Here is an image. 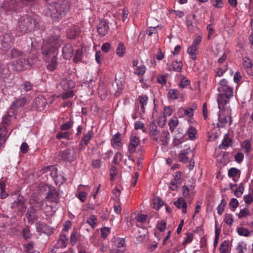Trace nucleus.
Listing matches in <instances>:
<instances>
[{"label":"nucleus","mask_w":253,"mask_h":253,"mask_svg":"<svg viewBox=\"0 0 253 253\" xmlns=\"http://www.w3.org/2000/svg\"><path fill=\"white\" fill-rule=\"evenodd\" d=\"M61 32L58 28H54L53 35L47 38L42 47V53L44 60L50 59L58 54V48L62 41L60 39Z\"/></svg>","instance_id":"nucleus-1"},{"label":"nucleus","mask_w":253,"mask_h":253,"mask_svg":"<svg viewBox=\"0 0 253 253\" xmlns=\"http://www.w3.org/2000/svg\"><path fill=\"white\" fill-rule=\"evenodd\" d=\"M71 2L70 0H58L48 5L45 9V14L54 20L61 19L70 9Z\"/></svg>","instance_id":"nucleus-2"},{"label":"nucleus","mask_w":253,"mask_h":253,"mask_svg":"<svg viewBox=\"0 0 253 253\" xmlns=\"http://www.w3.org/2000/svg\"><path fill=\"white\" fill-rule=\"evenodd\" d=\"M39 19L37 16L24 15L17 23V30L22 34L32 32L39 28Z\"/></svg>","instance_id":"nucleus-3"},{"label":"nucleus","mask_w":253,"mask_h":253,"mask_svg":"<svg viewBox=\"0 0 253 253\" xmlns=\"http://www.w3.org/2000/svg\"><path fill=\"white\" fill-rule=\"evenodd\" d=\"M219 93L217 97L218 108L224 109V107L229 102V99L233 96V89L230 86L219 87Z\"/></svg>","instance_id":"nucleus-4"},{"label":"nucleus","mask_w":253,"mask_h":253,"mask_svg":"<svg viewBox=\"0 0 253 253\" xmlns=\"http://www.w3.org/2000/svg\"><path fill=\"white\" fill-rule=\"evenodd\" d=\"M218 113V121L219 123L217 124L218 127H223L228 123H232L231 109L228 107H224V109H220Z\"/></svg>","instance_id":"nucleus-5"},{"label":"nucleus","mask_w":253,"mask_h":253,"mask_svg":"<svg viewBox=\"0 0 253 253\" xmlns=\"http://www.w3.org/2000/svg\"><path fill=\"white\" fill-rule=\"evenodd\" d=\"M125 83V79L123 77L118 78L116 76L114 82L113 83L109 89L111 93L113 94L116 97L119 96L124 89Z\"/></svg>","instance_id":"nucleus-6"},{"label":"nucleus","mask_w":253,"mask_h":253,"mask_svg":"<svg viewBox=\"0 0 253 253\" xmlns=\"http://www.w3.org/2000/svg\"><path fill=\"white\" fill-rule=\"evenodd\" d=\"M20 6L15 0H5L0 3V11L4 13L17 11Z\"/></svg>","instance_id":"nucleus-7"},{"label":"nucleus","mask_w":253,"mask_h":253,"mask_svg":"<svg viewBox=\"0 0 253 253\" xmlns=\"http://www.w3.org/2000/svg\"><path fill=\"white\" fill-rule=\"evenodd\" d=\"M11 66L14 71L21 72L30 67L31 63L28 59L22 57L11 63Z\"/></svg>","instance_id":"nucleus-8"},{"label":"nucleus","mask_w":253,"mask_h":253,"mask_svg":"<svg viewBox=\"0 0 253 253\" xmlns=\"http://www.w3.org/2000/svg\"><path fill=\"white\" fill-rule=\"evenodd\" d=\"M59 159L66 162H72L77 158L76 151L74 148H67L59 153Z\"/></svg>","instance_id":"nucleus-9"},{"label":"nucleus","mask_w":253,"mask_h":253,"mask_svg":"<svg viewBox=\"0 0 253 253\" xmlns=\"http://www.w3.org/2000/svg\"><path fill=\"white\" fill-rule=\"evenodd\" d=\"M11 208L15 211L23 213L26 209V205L24 198L23 197H19L17 200L12 203Z\"/></svg>","instance_id":"nucleus-10"},{"label":"nucleus","mask_w":253,"mask_h":253,"mask_svg":"<svg viewBox=\"0 0 253 253\" xmlns=\"http://www.w3.org/2000/svg\"><path fill=\"white\" fill-rule=\"evenodd\" d=\"M13 42V38L10 33H6L3 35L0 40V48L3 51L9 49Z\"/></svg>","instance_id":"nucleus-11"},{"label":"nucleus","mask_w":253,"mask_h":253,"mask_svg":"<svg viewBox=\"0 0 253 253\" xmlns=\"http://www.w3.org/2000/svg\"><path fill=\"white\" fill-rule=\"evenodd\" d=\"M29 204L31 205L30 207H33L37 210H44L45 207L44 206V201L43 199H40L36 195H32L29 200Z\"/></svg>","instance_id":"nucleus-12"},{"label":"nucleus","mask_w":253,"mask_h":253,"mask_svg":"<svg viewBox=\"0 0 253 253\" xmlns=\"http://www.w3.org/2000/svg\"><path fill=\"white\" fill-rule=\"evenodd\" d=\"M26 99L25 98H21L13 102L10 106V110L14 115H17L21 110V109L25 105Z\"/></svg>","instance_id":"nucleus-13"},{"label":"nucleus","mask_w":253,"mask_h":253,"mask_svg":"<svg viewBox=\"0 0 253 253\" xmlns=\"http://www.w3.org/2000/svg\"><path fill=\"white\" fill-rule=\"evenodd\" d=\"M48 188V192L45 199L51 202L58 203L59 201V194L56 190L53 187L49 186H46L45 188Z\"/></svg>","instance_id":"nucleus-14"},{"label":"nucleus","mask_w":253,"mask_h":253,"mask_svg":"<svg viewBox=\"0 0 253 253\" xmlns=\"http://www.w3.org/2000/svg\"><path fill=\"white\" fill-rule=\"evenodd\" d=\"M37 210L33 207H29L25 214L27 222L30 224H33L38 219V215L37 214Z\"/></svg>","instance_id":"nucleus-15"},{"label":"nucleus","mask_w":253,"mask_h":253,"mask_svg":"<svg viewBox=\"0 0 253 253\" xmlns=\"http://www.w3.org/2000/svg\"><path fill=\"white\" fill-rule=\"evenodd\" d=\"M58 85L64 90H70L75 86V83L69 78H65L61 79Z\"/></svg>","instance_id":"nucleus-16"},{"label":"nucleus","mask_w":253,"mask_h":253,"mask_svg":"<svg viewBox=\"0 0 253 253\" xmlns=\"http://www.w3.org/2000/svg\"><path fill=\"white\" fill-rule=\"evenodd\" d=\"M35 225L38 232L43 233L47 235L51 234L52 232V228L42 221L37 222Z\"/></svg>","instance_id":"nucleus-17"},{"label":"nucleus","mask_w":253,"mask_h":253,"mask_svg":"<svg viewBox=\"0 0 253 253\" xmlns=\"http://www.w3.org/2000/svg\"><path fill=\"white\" fill-rule=\"evenodd\" d=\"M181 175L182 172L180 171H178L175 173L174 178L170 182V185H171V186L170 187V189L173 191L177 190L178 187L177 184H180L181 182Z\"/></svg>","instance_id":"nucleus-18"},{"label":"nucleus","mask_w":253,"mask_h":253,"mask_svg":"<svg viewBox=\"0 0 253 253\" xmlns=\"http://www.w3.org/2000/svg\"><path fill=\"white\" fill-rule=\"evenodd\" d=\"M97 29L98 34L100 36H104L106 35L108 33V31L109 29L108 23L105 20H100L98 25Z\"/></svg>","instance_id":"nucleus-19"},{"label":"nucleus","mask_w":253,"mask_h":253,"mask_svg":"<svg viewBox=\"0 0 253 253\" xmlns=\"http://www.w3.org/2000/svg\"><path fill=\"white\" fill-rule=\"evenodd\" d=\"M74 48L70 44H66L63 47L62 53L64 58L66 60L70 59L73 56Z\"/></svg>","instance_id":"nucleus-20"},{"label":"nucleus","mask_w":253,"mask_h":253,"mask_svg":"<svg viewBox=\"0 0 253 253\" xmlns=\"http://www.w3.org/2000/svg\"><path fill=\"white\" fill-rule=\"evenodd\" d=\"M140 143V140L138 137L135 136H131L130 143L128 145V151L130 153H133L136 151V148Z\"/></svg>","instance_id":"nucleus-21"},{"label":"nucleus","mask_w":253,"mask_h":253,"mask_svg":"<svg viewBox=\"0 0 253 253\" xmlns=\"http://www.w3.org/2000/svg\"><path fill=\"white\" fill-rule=\"evenodd\" d=\"M149 135L150 137H153V139L158 141L159 139L158 135L160 131L158 130V127L155 122H152L149 126Z\"/></svg>","instance_id":"nucleus-22"},{"label":"nucleus","mask_w":253,"mask_h":253,"mask_svg":"<svg viewBox=\"0 0 253 253\" xmlns=\"http://www.w3.org/2000/svg\"><path fill=\"white\" fill-rule=\"evenodd\" d=\"M196 15L195 14H190L187 16L186 22L190 31H193L196 25Z\"/></svg>","instance_id":"nucleus-23"},{"label":"nucleus","mask_w":253,"mask_h":253,"mask_svg":"<svg viewBox=\"0 0 253 253\" xmlns=\"http://www.w3.org/2000/svg\"><path fill=\"white\" fill-rule=\"evenodd\" d=\"M174 205L178 209H182V212L183 213H186L187 212V204L185 202L184 199L182 197H179L178 198L177 201L174 202Z\"/></svg>","instance_id":"nucleus-24"},{"label":"nucleus","mask_w":253,"mask_h":253,"mask_svg":"<svg viewBox=\"0 0 253 253\" xmlns=\"http://www.w3.org/2000/svg\"><path fill=\"white\" fill-rule=\"evenodd\" d=\"M46 62H48L47 65V68L49 71H54L56 69L58 62L57 61V56L55 57H51L50 59L44 60Z\"/></svg>","instance_id":"nucleus-25"},{"label":"nucleus","mask_w":253,"mask_h":253,"mask_svg":"<svg viewBox=\"0 0 253 253\" xmlns=\"http://www.w3.org/2000/svg\"><path fill=\"white\" fill-rule=\"evenodd\" d=\"M232 139H231L228 134H226L221 143L219 145L218 148L220 149H226L232 145Z\"/></svg>","instance_id":"nucleus-26"},{"label":"nucleus","mask_w":253,"mask_h":253,"mask_svg":"<svg viewBox=\"0 0 253 253\" xmlns=\"http://www.w3.org/2000/svg\"><path fill=\"white\" fill-rule=\"evenodd\" d=\"M138 101H139V103L140 104L141 106V108L142 110V112L143 113H145V106L147 105L148 101V97L146 95L143 94L141 95H139L137 99Z\"/></svg>","instance_id":"nucleus-27"},{"label":"nucleus","mask_w":253,"mask_h":253,"mask_svg":"<svg viewBox=\"0 0 253 253\" xmlns=\"http://www.w3.org/2000/svg\"><path fill=\"white\" fill-rule=\"evenodd\" d=\"M190 150V147H188L185 150L181 151L178 156V158L180 162L183 163H186L189 161V158L186 156V155L189 153Z\"/></svg>","instance_id":"nucleus-28"},{"label":"nucleus","mask_w":253,"mask_h":253,"mask_svg":"<svg viewBox=\"0 0 253 253\" xmlns=\"http://www.w3.org/2000/svg\"><path fill=\"white\" fill-rule=\"evenodd\" d=\"M35 103L36 107L38 110L43 109L47 103L45 98L42 96L36 98Z\"/></svg>","instance_id":"nucleus-29"},{"label":"nucleus","mask_w":253,"mask_h":253,"mask_svg":"<svg viewBox=\"0 0 253 253\" xmlns=\"http://www.w3.org/2000/svg\"><path fill=\"white\" fill-rule=\"evenodd\" d=\"M7 128L6 126H3L0 128V147L2 146L6 140Z\"/></svg>","instance_id":"nucleus-30"},{"label":"nucleus","mask_w":253,"mask_h":253,"mask_svg":"<svg viewBox=\"0 0 253 253\" xmlns=\"http://www.w3.org/2000/svg\"><path fill=\"white\" fill-rule=\"evenodd\" d=\"M8 72L6 65L0 60V79L5 78L8 76Z\"/></svg>","instance_id":"nucleus-31"},{"label":"nucleus","mask_w":253,"mask_h":253,"mask_svg":"<svg viewBox=\"0 0 253 253\" xmlns=\"http://www.w3.org/2000/svg\"><path fill=\"white\" fill-rule=\"evenodd\" d=\"M241 174V170L236 168H230L228 171V176L233 178V180L236 181L235 179L236 176L239 177Z\"/></svg>","instance_id":"nucleus-32"},{"label":"nucleus","mask_w":253,"mask_h":253,"mask_svg":"<svg viewBox=\"0 0 253 253\" xmlns=\"http://www.w3.org/2000/svg\"><path fill=\"white\" fill-rule=\"evenodd\" d=\"M120 136L121 133L119 132H117L113 136L111 139V144L113 147L120 146L122 144Z\"/></svg>","instance_id":"nucleus-33"},{"label":"nucleus","mask_w":253,"mask_h":253,"mask_svg":"<svg viewBox=\"0 0 253 253\" xmlns=\"http://www.w3.org/2000/svg\"><path fill=\"white\" fill-rule=\"evenodd\" d=\"M10 57L12 58H21L25 56V53L21 50H19L16 48H13L10 51Z\"/></svg>","instance_id":"nucleus-34"},{"label":"nucleus","mask_w":253,"mask_h":253,"mask_svg":"<svg viewBox=\"0 0 253 253\" xmlns=\"http://www.w3.org/2000/svg\"><path fill=\"white\" fill-rule=\"evenodd\" d=\"M35 246V243L34 242H31L27 244L24 245L25 249V252L26 253H40L38 251L34 250Z\"/></svg>","instance_id":"nucleus-35"},{"label":"nucleus","mask_w":253,"mask_h":253,"mask_svg":"<svg viewBox=\"0 0 253 253\" xmlns=\"http://www.w3.org/2000/svg\"><path fill=\"white\" fill-rule=\"evenodd\" d=\"M183 67V63L181 61L177 60L172 62L171 64L172 70L174 71L181 72Z\"/></svg>","instance_id":"nucleus-36"},{"label":"nucleus","mask_w":253,"mask_h":253,"mask_svg":"<svg viewBox=\"0 0 253 253\" xmlns=\"http://www.w3.org/2000/svg\"><path fill=\"white\" fill-rule=\"evenodd\" d=\"M68 243V238L65 235H61L58 241V245L60 248H65Z\"/></svg>","instance_id":"nucleus-37"},{"label":"nucleus","mask_w":253,"mask_h":253,"mask_svg":"<svg viewBox=\"0 0 253 253\" xmlns=\"http://www.w3.org/2000/svg\"><path fill=\"white\" fill-rule=\"evenodd\" d=\"M126 52V47L123 42H120L116 49L117 55L122 57H123Z\"/></svg>","instance_id":"nucleus-38"},{"label":"nucleus","mask_w":253,"mask_h":253,"mask_svg":"<svg viewBox=\"0 0 253 253\" xmlns=\"http://www.w3.org/2000/svg\"><path fill=\"white\" fill-rule=\"evenodd\" d=\"M20 86L22 90L28 92L32 90L33 87V84L30 82L29 81H24L20 85Z\"/></svg>","instance_id":"nucleus-39"},{"label":"nucleus","mask_w":253,"mask_h":253,"mask_svg":"<svg viewBox=\"0 0 253 253\" xmlns=\"http://www.w3.org/2000/svg\"><path fill=\"white\" fill-rule=\"evenodd\" d=\"M93 136V131L90 130H89L86 133H84L83 136L82 138V142H84L85 145H87Z\"/></svg>","instance_id":"nucleus-40"},{"label":"nucleus","mask_w":253,"mask_h":253,"mask_svg":"<svg viewBox=\"0 0 253 253\" xmlns=\"http://www.w3.org/2000/svg\"><path fill=\"white\" fill-rule=\"evenodd\" d=\"M226 205H227V203H226L225 200L222 199L221 201L220 204L217 207V213L219 215H221L223 213V212L225 210V209L226 207Z\"/></svg>","instance_id":"nucleus-41"},{"label":"nucleus","mask_w":253,"mask_h":253,"mask_svg":"<svg viewBox=\"0 0 253 253\" xmlns=\"http://www.w3.org/2000/svg\"><path fill=\"white\" fill-rule=\"evenodd\" d=\"M198 48L197 46L195 45H191L187 50L188 53L191 56V58L193 60H195L196 58V56L195 55V53L196 51H197Z\"/></svg>","instance_id":"nucleus-42"},{"label":"nucleus","mask_w":253,"mask_h":253,"mask_svg":"<svg viewBox=\"0 0 253 253\" xmlns=\"http://www.w3.org/2000/svg\"><path fill=\"white\" fill-rule=\"evenodd\" d=\"M169 135V132L167 131H164L162 132L160 139V140L162 142L163 145H166L168 144V140L169 139V137H168Z\"/></svg>","instance_id":"nucleus-43"},{"label":"nucleus","mask_w":253,"mask_h":253,"mask_svg":"<svg viewBox=\"0 0 253 253\" xmlns=\"http://www.w3.org/2000/svg\"><path fill=\"white\" fill-rule=\"evenodd\" d=\"M178 124V120L176 118H171L169 123V129L171 131H173L175 127L177 126Z\"/></svg>","instance_id":"nucleus-44"},{"label":"nucleus","mask_w":253,"mask_h":253,"mask_svg":"<svg viewBox=\"0 0 253 253\" xmlns=\"http://www.w3.org/2000/svg\"><path fill=\"white\" fill-rule=\"evenodd\" d=\"M168 94L170 99L175 100L178 98L179 92L176 89H170L168 92Z\"/></svg>","instance_id":"nucleus-45"},{"label":"nucleus","mask_w":253,"mask_h":253,"mask_svg":"<svg viewBox=\"0 0 253 253\" xmlns=\"http://www.w3.org/2000/svg\"><path fill=\"white\" fill-rule=\"evenodd\" d=\"M237 232L239 235L245 237H249L250 234L249 230L245 227L238 228Z\"/></svg>","instance_id":"nucleus-46"},{"label":"nucleus","mask_w":253,"mask_h":253,"mask_svg":"<svg viewBox=\"0 0 253 253\" xmlns=\"http://www.w3.org/2000/svg\"><path fill=\"white\" fill-rule=\"evenodd\" d=\"M243 65L246 68H251L253 65L252 60L248 57L243 58Z\"/></svg>","instance_id":"nucleus-47"},{"label":"nucleus","mask_w":253,"mask_h":253,"mask_svg":"<svg viewBox=\"0 0 253 253\" xmlns=\"http://www.w3.org/2000/svg\"><path fill=\"white\" fill-rule=\"evenodd\" d=\"M228 249V243L227 241H224L220 245L219 251L220 253H227Z\"/></svg>","instance_id":"nucleus-48"},{"label":"nucleus","mask_w":253,"mask_h":253,"mask_svg":"<svg viewBox=\"0 0 253 253\" xmlns=\"http://www.w3.org/2000/svg\"><path fill=\"white\" fill-rule=\"evenodd\" d=\"M242 147L245 153H248L250 152L251 148L250 141L248 139L245 140L242 144Z\"/></svg>","instance_id":"nucleus-49"},{"label":"nucleus","mask_w":253,"mask_h":253,"mask_svg":"<svg viewBox=\"0 0 253 253\" xmlns=\"http://www.w3.org/2000/svg\"><path fill=\"white\" fill-rule=\"evenodd\" d=\"M197 131L194 127L190 126L189 128L188 131V135L190 139L193 140L195 138V135Z\"/></svg>","instance_id":"nucleus-50"},{"label":"nucleus","mask_w":253,"mask_h":253,"mask_svg":"<svg viewBox=\"0 0 253 253\" xmlns=\"http://www.w3.org/2000/svg\"><path fill=\"white\" fill-rule=\"evenodd\" d=\"M22 235L23 238L26 240L29 239L31 238L32 234L30 232L29 226H27L23 229Z\"/></svg>","instance_id":"nucleus-51"},{"label":"nucleus","mask_w":253,"mask_h":253,"mask_svg":"<svg viewBox=\"0 0 253 253\" xmlns=\"http://www.w3.org/2000/svg\"><path fill=\"white\" fill-rule=\"evenodd\" d=\"M97 218L96 216L94 215H91L89 216V217L87 220V223L89 224L91 227L93 228H95L96 226V220Z\"/></svg>","instance_id":"nucleus-52"},{"label":"nucleus","mask_w":253,"mask_h":253,"mask_svg":"<svg viewBox=\"0 0 253 253\" xmlns=\"http://www.w3.org/2000/svg\"><path fill=\"white\" fill-rule=\"evenodd\" d=\"M66 92L63 93L61 96L62 99H67L70 98H71L74 95V93L72 89L66 90Z\"/></svg>","instance_id":"nucleus-53"},{"label":"nucleus","mask_w":253,"mask_h":253,"mask_svg":"<svg viewBox=\"0 0 253 253\" xmlns=\"http://www.w3.org/2000/svg\"><path fill=\"white\" fill-rule=\"evenodd\" d=\"M70 135V133L68 131L66 132H59L56 135V138L58 139H60L62 138H66L67 139H69V137Z\"/></svg>","instance_id":"nucleus-54"},{"label":"nucleus","mask_w":253,"mask_h":253,"mask_svg":"<svg viewBox=\"0 0 253 253\" xmlns=\"http://www.w3.org/2000/svg\"><path fill=\"white\" fill-rule=\"evenodd\" d=\"M153 204L154 208L159 210L163 205L164 202L160 198H157L154 201Z\"/></svg>","instance_id":"nucleus-55"},{"label":"nucleus","mask_w":253,"mask_h":253,"mask_svg":"<svg viewBox=\"0 0 253 253\" xmlns=\"http://www.w3.org/2000/svg\"><path fill=\"white\" fill-rule=\"evenodd\" d=\"M79 34V33L75 29L69 30L67 32V37L70 39L75 38L76 36Z\"/></svg>","instance_id":"nucleus-56"},{"label":"nucleus","mask_w":253,"mask_h":253,"mask_svg":"<svg viewBox=\"0 0 253 253\" xmlns=\"http://www.w3.org/2000/svg\"><path fill=\"white\" fill-rule=\"evenodd\" d=\"M83 56V52L82 50L80 49H79L76 50V52L75 54V56L74 58V61L77 62L82 60Z\"/></svg>","instance_id":"nucleus-57"},{"label":"nucleus","mask_w":253,"mask_h":253,"mask_svg":"<svg viewBox=\"0 0 253 253\" xmlns=\"http://www.w3.org/2000/svg\"><path fill=\"white\" fill-rule=\"evenodd\" d=\"M77 231L74 230L72 231L70 237V243L74 246L77 242Z\"/></svg>","instance_id":"nucleus-58"},{"label":"nucleus","mask_w":253,"mask_h":253,"mask_svg":"<svg viewBox=\"0 0 253 253\" xmlns=\"http://www.w3.org/2000/svg\"><path fill=\"white\" fill-rule=\"evenodd\" d=\"M224 221L226 224L231 225L234 221L233 215L232 214H225Z\"/></svg>","instance_id":"nucleus-59"},{"label":"nucleus","mask_w":253,"mask_h":253,"mask_svg":"<svg viewBox=\"0 0 253 253\" xmlns=\"http://www.w3.org/2000/svg\"><path fill=\"white\" fill-rule=\"evenodd\" d=\"M73 122L70 120L62 124L60 126V128L63 130H67L73 126Z\"/></svg>","instance_id":"nucleus-60"},{"label":"nucleus","mask_w":253,"mask_h":253,"mask_svg":"<svg viewBox=\"0 0 253 253\" xmlns=\"http://www.w3.org/2000/svg\"><path fill=\"white\" fill-rule=\"evenodd\" d=\"M193 239V234L192 233H188L186 234V237L183 243V245L185 246L186 245L190 243Z\"/></svg>","instance_id":"nucleus-61"},{"label":"nucleus","mask_w":253,"mask_h":253,"mask_svg":"<svg viewBox=\"0 0 253 253\" xmlns=\"http://www.w3.org/2000/svg\"><path fill=\"white\" fill-rule=\"evenodd\" d=\"M98 93L100 94V97L102 99H104L107 96V91L103 87V86L99 85L98 87Z\"/></svg>","instance_id":"nucleus-62"},{"label":"nucleus","mask_w":253,"mask_h":253,"mask_svg":"<svg viewBox=\"0 0 253 253\" xmlns=\"http://www.w3.org/2000/svg\"><path fill=\"white\" fill-rule=\"evenodd\" d=\"M244 154L241 152H238L235 156V161L238 163L240 164L244 160Z\"/></svg>","instance_id":"nucleus-63"},{"label":"nucleus","mask_w":253,"mask_h":253,"mask_svg":"<svg viewBox=\"0 0 253 253\" xmlns=\"http://www.w3.org/2000/svg\"><path fill=\"white\" fill-rule=\"evenodd\" d=\"M190 83V81L184 77L180 81V83H179V86L180 87L183 88L185 86L189 85Z\"/></svg>","instance_id":"nucleus-64"}]
</instances>
